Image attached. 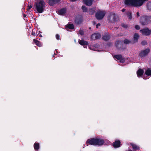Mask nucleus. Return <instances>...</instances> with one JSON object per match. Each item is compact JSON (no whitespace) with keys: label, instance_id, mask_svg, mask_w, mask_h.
Returning <instances> with one entry per match:
<instances>
[{"label":"nucleus","instance_id":"obj_1","mask_svg":"<svg viewBox=\"0 0 151 151\" xmlns=\"http://www.w3.org/2000/svg\"><path fill=\"white\" fill-rule=\"evenodd\" d=\"M104 141L103 139L99 138H92L87 139L86 141V144L100 146L103 145Z\"/></svg>","mask_w":151,"mask_h":151},{"label":"nucleus","instance_id":"obj_2","mask_svg":"<svg viewBox=\"0 0 151 151\" xmlns=\"http://www.w3.org/2000/svg\"><path fill=\"white\" fill-rule=\"evenodd\" d=\"M46 3L44 0H41L39 2L35 3V6L39 13H43L45 10V8Z\"/></svg>","mask_w":151,"mask_h":151},{"label":"nucleus","instance_id":"obj_3","mask_svg":"<svg viewBox=\"0 0 151 151\" xmlns=\"http://www.w3.org/2000/svg\"><path fill=\"white\" fill-rule=\"evenodd\" d=\"M151 22V16H143L140 18V23L143 26L147 25Z\"/></svg>","mask_w":151,"mask_h":151},{"label":"nucleus","instance_id":"obj_4","mask_svg":"<svg viewBox=\"0 0 151 151\" xmlns=\"http://www.w3.org/2000/svg\"><path fill=\"white\" fill-rule=\"evenodd\" d=\"M107 20L111 23H115L118 20V16L114 13H111L107 17Z\"/></svg>","mask_w":151,"mask_h":151},{"label":"nucleus","instance_id":"obj_5","mask_svg":"<svg viewBox=\"0 0 151 151\" xmlns=\"http://www.w3.org/2000/svg\"><path fill=\"white\" fill-rule=\"evenodd\" d=\"M106 14V12L104 11H98L95 14V17L99 20L103 18Z\"/></svg>","mask_w":151,"mask_h":151},{"label":"nucleus","instance_id":"obj_6","mask_svg":"<svg viewBox=\"0 0 151 151\" xmlns=\"http://www.w3.org/2000/svg\"><path fill=\"white\" fill-rule=\"evenodd\" d=\"M140 31L143 35L149 36L151 34V29L147 27L140 29Z\"/></svg>","mask_w":151,"mask_h":151},{"label":"nucleus","instance_id":"obj_7","mask_svg":"<svg viewBox=\"0 0 151 151\" xmlns=\"http://www.w3.org/2000/svg\"><path fill=\"white\" fill-rule=\"evenodd\" d=\"M83 21V18L82 16L78 15L75 17V22L76 24H81Z\"/></svg>","mask_w":151,"mask_h":151},{"label":"nucleus","instance_id":"obj_8","mask_svg":"<svg viewBox=\"0 0 151 151\" xmlns=\"http://www.w3.org/2000/svg\"><path fill=\"white\" fill-rule=\"evenodd\" d=\"M150 52L149 48H147L145 50L141 51L139 54L141 57H144L146 56Z\"/></svg>","mask_w":151,"mask_h":151},{"label":"nucleus","instance_id":"obj_9","mask_svg":"<svg viewBox=\"0 0 151 151\" xmlns=\"http://www.w3.org/2000/svg\"><path fill=\"white\" fill-rule=\"evenodd\" d=\"M114 58L118 60H119L120 62L122 63L125 62V59L122 57L121 55H114Z\"/></svg>","mask_w":151,"mask_h":151},{"label":"nucleus","instance_id":"obj_10","mask_svg":"<svg viewBox=\"0 0 151 151\" xmlns=\"http://www.w3.org/2000/svg\"><path fill=\"white\" fill-rule=\"evenodd\" d=\"M123 45V42L121 40H118L115 43L116 47L119 49H122Z\"/></svg>","mask_w":151,"mask_h":151},{"label":"nucleus","instance_id":"obj_11","mask_svg":"<svg viewBox=\"0 0 151 151\" xmlns=\"http://www.w3.org/2000/svg\"><path fill=\"white\" fill-rule=\"evenodd\" d=\"M60 0H49L48 4L50 6H53L56 4L59 3Z\"/></svg>","mask_w":151,"mask_h":151},{"label":"nucleus","instance_id":"obj_12","mask_svg":"<svg viewBox=\"0 0 151 151\" xmlns=\"http://www.w3.org/2000/svg\"><path fill=\"white\" fill-rule=\"evenodd\" d=\"M113 146L114 148H118L121 146V142L120 140H116L113 143Z\"/></svg>","mask_w":151,"mask_h":151},{"label":"nucleus","instance_id":"obj_13","mask_svg":"<svg viewBox=\"0 0 151 151\" xmlns=\"http://www.w3.org/2000/svg\"><path fill=\"white\" fill-rule=\"evenodd\" d=\"M94 0H83L84 3L87 6H91L93 4V2Z\"/></svg>","mask_w":151,"mask_h":151},{"label":"nucleus","instance_id":"obj_14","mask_svg":"<svg viewBox=\"0 0 151 151\" xmlns=\"http://www.w3.org/2000/svg\"><path fill=\"white\" fill-rule=\"evenodd\" d=\"M78 42L81 45L83 46L84 47H84V46L87 45L88 44V42L85 41L83 40H78Z\"/></svg>","mask_w":151,"mask_h":151},{"label":"nucleus","instance_id":"obj_15","mask_svg":"<svg viewBox=\"0 0 151 151\" xmlns=\"http://www.w3.org/2000/svg\"><path fill=\"white\" fill-rule=\"evenodd\" d=\"M66 10L65 8H63L58 11V13L60 15H64L66 13Z\"/></svg>","mask_w":151,"mask_h":151},{"label":"nucleus","instance_id":"obj_16","mask_svg":"<svg viewBox=\"0 0 151 151\" xmlns=\"http://www.w3.org/2000/svg\"><path fill=\"white\" fill-rule=\"evenodd\" d=\"M144 73L143 70L141 69H139L137 72V76L139 77H141L143 75Z\"/></svg>","mask_w":151,"mask_h":151},{"label":"nucleus","instance_id":"obj_17","mask_svg":"<svg viewBox=\"0 0 151 151\" xmlns=\"http://www.w3.org/2000/svg\"><path fill=\"white\" fill-rule=\"evenodd\" d=\"M102 38L103 40L107 41L109 40L110 38V35L108 34L104 35L103 36Z\"/></svg>","mask_w":151,"mask_h":151},{"label":"nucleus","instance_id":"obj_18","mask_svg":"<svg viewBox=\"0 0 151 151\" xmlns=\"http://www.w3.org/2000/svg\"><path fill=\"white\" fill-rule=\"evenodd\" d=\"M33 42L35 44L39 47H41L42 46V44L41 42L38 40L35 39H33Z\"/></svg>","mask_w":151,"mask_h":151},{"label":"nucleus","instance_id":"obj_19","mask_svg":"<svg viewBox=\"0 0 151 151\" xmlns=\"http://www.w3.org/2000/svg\"><path fill=\"white\" fill-rule=\"evenodd\" d=\"M130 145L132 146V148L134 150H139L140 147L136 144L132 143L130 144Z\"/></svg>","mask_w":151,"mask_h":151},{"label":"nucleus","instance_id":"obj_20","mask_svg":"<svg viewBox=\"0 0 151 151\" xmlns=\"http://www.w3.org/2000/svg\"><path fill=\"white\" fill-rule=\"evenodd\" d=\"M34 147L35 150H38L40 148L39 144L36 142L34 145Z\"/></svg>","mask_w":151,"mask_h":151},{"label":"nucleus","instance_id":"obj_21","mask_svg":"<svg viewBox=\"0 0 151 151\" xmlns=\"http://www.w3.org/2000/svg\"><path fill=\"white\" fill-rule=\"evenodd\" d=\"M145 74L147 76H151V69L150 68H148L145 72Z\"/></svg>","mask_w":151,"mask_h":151},{"label":"nucleus","instance_id":"obj_22","mask_svg":"<svg viewBox=\"0 0 151 151\" xmlns=\"http://www.w3.org/2000/svg\"><path fill=\"white\" fill-rule=\"evenodd\" d=\"M139 37V36L138 34L135 33L134 34L133 39L135 42H137Z\"/></svg>","mask_w":151,"mask_h":151},{"label":"nucleus","instance_id":"obj_23","mask_svg":"<svg viewBox=\"0 0 151 151\" xmlns=\"http://www.w3.org/2000/svg\"><path fill=\"white\" fill-rule=\"evenodd\" d=\"M126 15L128 17V19H129L131 20L132 19V13L128 11L127 12H126Z\"/></svg>","mask_w":151,"mask_h":151},{"label":"nucleus","instance_id":"obj_24","mask_svg":"<svg viewBox=\"0 0 151 151\" xmlns=\"http://www.w3.org/2000/svg\"><path fill=\"white\" fill-rule=\"evenodd\" d=\"M96 10L95 8H93L91 9H90L89 10V14L91 15L93 14L94 12Z\"/></svg>","mask_w":151,"mask_h":151},{"label":"nucleus","instance_id":"obj_25","mask_svg":"<svg viewBox=\"0 0 151 151\" xmlns=\"http://www.w3.org/2000/svg\"><path fill=\"white\" fill-rule=\"evenodd\" d=\"M66 27L70 29H73L74 28V25L72 24H68Z\"/></svg>","mask_w":151,"mask_h":151},{"label":"nucleus","instance_id":"obj_26","mask_svg":"<svg viewBox=\"0 0 151 151\" xmlns=\"http://www.w3.org/2000/svg\"><path fill=\"white\" fill-rule=\"evenodd\" d=\"M148 9L149 10H151V1H149L147 4Z\"/></svg>","mask_w":151,"mask_h":151},{"label":"nucleus","instance_id":"obj_27","mask_svg":"<svg viewBox=\"0 0 151 151\" xmlns=\"http://www.w3.org/2000/svg\"><path fill=\"white\" fill-rule=\"evenodd\" d=\"M81 9H82L83 12H86L88 11L87 8L84 5L82 6Z\"/></svg>","mask_w":151,"mask_h":151},{"label":"nucleus","instance_id":"obj_28","mask_svg":"<svg viewBox=\"0 0 151 151\" xmlns=\"http://www.w3.org/2000/svg\"><path fill=\"white\" fill-rule=\"evenodd\" d=\"M96 39H98L101 38V35L99 33H95Z\"/></svg>","mask_w":151,"mask_h":151},{"label":"nucleus","instance_id":"obj_29","mask_svg":"<svg viewBox=\"0 0 151 151\" xmlns=\"http://www.w3.org/2000/svg\"><path fill=\"white\" fill-rule=\"evenodd\" d=\"M124 42L126 44H128L130 43L131 42V41L127 39H125L124 41Z\"/></svg>","mask_w":151,"mask_h":151},{"label":"nucleus","instance_id":"obj_30","mask_svg":"<svg viewBox=\"0 0 151 151\" xmlns=\"http://www.w3.org/2000/svg\"><path fill=\"white\" fill-rule=\"evenodd\" d=\"M95 33L92 34L91 37V40H93L96 39V37L95 36Z\"/></svg>","mask_w":151,"mask_h":151},{"label":"nucleus","instance_id":"obj_31","mask_svg":"<svg viewBox=\"0 0 151 151\" xmlns=\"http://www.w3.org/2000/svg\"><path fill=\"white\" fill-rule=\"evenodd\" d=\"M147 44V42L146 40H144L141 42V44L142 45H145Z\"/></svg>","mask_w":151,"mask_h":151},{"label":"nucleus","instance_id":"obj_32","mask_svg":"<svg viewBox=\"0 0 151 151\" xmlns=\"http://www.w3.org/2000/svg\"><path fill=\"white\" fill-rule=\"evenodd\" d=\"M122 27L124 28H127L128 27V26L127 24H122Z\"/></svg>","mask_w":151,"mask_h":151},{"label":"nucleus","instance_id":"obj_33","mask_svg":"<svg viewBox=\"0 0 151 151\" xmlns=\"http://www.w3.org/2000/svg\"><path fill=\"white\" fill-rule=\"evenodd\" d=\"M79 34L81 35H83L84 34L83 31L82 30L80 29L79 31Z\"/></svg>","mask_w":151,"mask_h":151},{"label":"nucleus","instance_id":"obj_34","mask_svg":"<svg viewBox=\"0 0 151 151\" xmlns=\"http://www.w3.org/2000/svg\"><path fill=\"white\" fill-rule=\"evenodd\" d=\"M135 28L137 30H139L140 29L139 26L138 25H136L135 26Z\"/></svg>","mask_w":151,"mask_h":151},{"label":"nucleus","instance_id":"obj_35","mask_svg":"<svg viewBox=\"0 0 151 151\" xmlns=\"http://www.w3.org/2000/svg\"><path fill=\"white\" fill-rule=\"evenodd\" d=\"M60 36L59 35L57 34L56 35V38L57 40H60Z\"/></svg>","mask_w":151,"mask_h":151},{"label":"nucleus","instance_id":"obj_36","mask_svg":"<svg viewBox=\"0 0 151 151\" xmlns=\"http://www.w3.org/2000/svg\"><path fill=\"white\" fill-rule=\"evenodd\" d=\"M27 11H28L31 8H32V6L31 5H28L27 6Z\"/></svg>","mask_w":151,"mask_h":151},{"label":"nucleus","instance_id":"obj_37","mask_svg":"<svg viewBox=\"0 0 151 151\" xmlns=\"http://www.w3.org/2000/svg\"><path fill=\"white\" fill-rule=\"evenodd\" d=\"M32 35H33V36H35V32H33V31H32Z\"/></svg>","mask_w":151,"mask_h":151},{"label":"nucleus","instance_id":"obj_38","mask_svg":"<svg viewBox=\"0 0 151 151\" xmlns=\"http://www.w3.org/2000/svg\"><path fill=\"white\" fill-rule=\"evenodd\" d=\"M101 24L100 23L97 24L96 25V27L97 28H98L99 27V26H100Z\"/></svg>","mask_w":151,"mask_h":151},{"label":"nucleus","instance_id":"obj_39","mask_svg":"<svg viewBox=\"0 0 151 151\" xmlns=\"http://www.w3.org/2000/svg\"><path fill=\"white\" fill-rule=\"evenodd\" d=\"M137 17L139 16V13L138 12H137Z\"/></svg>","mask_w":151,"mask_h":151},{"label":"nucleus","instance_id":"obj_40","mask_svg":"<svg viewBox=\"0 0 151 151\" xmlns=\"http://www.w3.org/2000/svg\"><path fill=\"white\" fill-rule=\"evenodd\" d=\"M126 10V9H122V11L123 12H124Z\"/></svg>","mask_w":151,"mask_h":151},{"label":"nucleus","instance_id":"obj_41","mask_svg":"<svg viewBox=\"0 0 151 151\" xmlns=\"http://www.w3.org/2000/svg\"><path fill=\"white\" fill-rule=\"evenodd\" d=\"M23 14V17H26L27 15L26 14Z\"/></svg>","mask_w":151,"mask_h":151},{"label":"nucleus","instance_id":"obj_42","mask_svg":"<svg viewBox=\"0 0 151 151\" xmlns=\"http://www.w3.org/2000/svg\"><path fill=\"white\" fill-rule=\"evenodd\" d=\"M77 0H70L71 1L74 2L76 1Z\"/></svg>","mask_w":151,"mask_h":151},{"label":"nucleus","instance_id":"obj_43","mask_svg":"<svg viewBox=\"0 0 151 151\" xmlns=\"http://www.w3.org/2000/svg\"><path fill=\"white\" fill-rule=\"evenodd\" d=\"M39 36H40V37H42V35H39Z\"/></svg>","mask_w":151,"mask_h":151},{"label":"nucleus","instance_id":"obj_44","mask_svg":"<svg viewBox=\"0 0 151 151\" xmlns=\"http://www.w3.org/2000/svg\"><path fill=\"white\" fill-rule=\"evenodd\" d=\"M143 78L145 79H146L143 76Z\"/></svg>","mask_w":151,"mask_h":151}]
</instances>
